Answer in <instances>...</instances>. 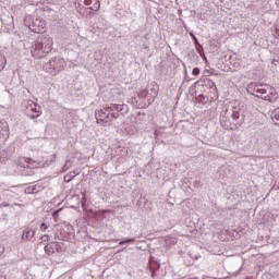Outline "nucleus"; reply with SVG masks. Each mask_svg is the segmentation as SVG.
<instances>
[{
	"mask_svg": "<svg viewBox=\"0 0 279 279\" xmlns=\"http://www.w3.org/2000/svg\"><path fill=\"white\" fill-rule=\"evenodd\" d=\"M0 206H1V208H8V207H11V208H12V205H10V203H8V202H2V203L0 204Z\"/></svg>",
	"mask_w": 279,
	"mask_h": 279,
	"instance_id": "nucleus-22",
	"label": "nucleus"
},
{
	"mask_svg": "<svg viewBox=\"0 0 279 279\" xmlns=\"http://www.w3.org/2000/svg\"><path fill=\"white\" fill-rule=\"evenodd\" d=\"M150 263H154V257H150Z\"/></svg>",
	"mask_w": 279,
	"mask_h": 279,
	"instance_id": "nucleus-31",
	"label": "nucleus"
},
{
	"mask_svg": "<svg viewBox=\"0 0 279 279\" xmlns=\"http://www.w3.org/2000/svg\"><path fill=\"white\" fill-rule=\"evenodd\" d=\"M71 167H72V162H71V160H68V161H65V165L63 166L62 171L63 172L69 171V169H71Z\"/></svg>",
	"mask_w": 279,
	"mask_h": 279,
	"instance_id": "nucleus-17",
	"label": "nucleus"
},
{
	"mask_svg": "<svg viewBox=\"0 0 279 279\" xmlns=\"http://www.w3.org/2000/svg\"><path fill=\"white\" fill-rule=\"evenodd\" d=\"M246 90L251 95H254V97H259L265 101H270L271 104L278 101V92L276 90V88L269 85H263L260 83H250Z\"/></svg>",
	"mask_w": 279,
	"mask_h": 279,
	"instance_id": "nucleus-2",
	"label": "nucleus"
},
{
	"mask_svg": "<svg viewBox=\"0 0 279 279\" xmlns=\"http://www.w3.org/2000/svg\"><path fill=\"white\" fill-rule=\"evenodd\" d=\"M193 40L197 44V37H195L193 34H191Z\"/></svg>",
	"mask_w": 279,
	"mask_h": 279,
	"instance_id": "nucleus-28",
	"label": "nucleus"
},
{
	"mask_svg": "<svg viewBox=\"0 0 279 279\" xmlns=\"http://www.w3.org/2000/svg\"><path fill=\"white\" fill-rule=\"evenodd\" d=\"M211 86H214L215 90H217V85L215 83H211Z\"/></svg>",
	"mask_w": 279,
	"mask_h": 279,
	"instance_id": "nucleus-29",
	"label": "nucleus"
},
{
	"mask_svg": "<svg viewBox=\"0 0 279 279\" xmlns=\"http://www.w3.org/2000/svg\"><path fill=\"white\" fill-rule=\"evenodd\" d=\"M53 49V38L49 35H41L36 40L35 45L33 46L31 53L33 58L39 60L40 58H45L47 53H51Z\"/></svg>",
	"mask_w": 279,
	"mask_h": 279,
	"instance_id": "nucleus-3",
	"label": "nucleus"
},
{
	"mask_svg": "<svg viewBox=\"0 0 279 279\" xmlns=\"http://www.w3.org/2000/svg\"><path fill=\"white\" fill-rule=\"evenodd\" d=\"M5 64H8V59L3 54H0V72L5 69Z\"/></svg>",
	"mask_w": 279,
	"mask_h": 279,
	"instance_id": "nucleus-15",
	"label": "nucleus"
},
{
	"mask_svg": "<svg viewBox=\"0 0 279 279\" xmlns=\"http://www.w3.org/2000/svg\"><path fill=\"white\" fill-rule=\"evenodd\" d=\"M11 208H13V210H23V205L14 203L11 205Z\"/></svg>",
	"mask_w": 279,
	"mask_h": 279,
	"instance_id": "nucleus-18",
	"label": "nucleus"
},
{
	"mask_svg": "<svg viewBox=\"0 0 279 279\" xmlns=\"http://www.w3.org/2000/svg\"><path fill=\"white\" fill-rule=\"evenodd\" d=\"M83 2L84 0H76L75 2L76 12L85 19H90V9H86Z\"/></svg>",
	"mask_w": 279,
	"mask_h": 279,
	"instance_id": "nucleus-9",
	"label": "nucleus"
},
{
	"mask_svg": "<svg viewBox=\"0 0 279 279\" xmlns=\"http://www.w3.org/2000/svg\"><path fill=\"white\" fill-rule=\"evenodd\" d=\"M24 24L31 32H34V34H45V32H47V22L41 17L26 15Z\"/></svg>",
	"mask_w": 279,
	"mask_h": 279,
	"instance_id": "nucleus-5",
	"label": "nucleus"
},
{
	"mask_svg": "<svg viewBox=\"0 0 279 279\" xmlns=\"http://www.w3.org/2000/svg\"><path fill=\"white\" fill-rule=\"evenodd\" d=\"M5 250L4 248H0V256H3Z\"/></svg>",
	"mask_w": 279,
	"mask_h": 279,
	"instance_id": "nucleus-27",
	"label": "nucleus"
},
{
	"mask_svg": "<svg viewBox=\"0 0 279 279\" xmlns=\"http://www.w3.org/2000/svg\"><path fill=\"white\" fill-rule=\"evenodd\" d=\"M22 108L28 117V119H38L43 114V110L40 109V105L36 104L32 99H26L22 102Z\"/></svg>",
	"mask_w": 279,
	"mask_h": 279,
	"instance_id": "nucleus-7",
	"label": "nucleus"
},
{
	"mask_svg": "<svg viewBox=\"0 0 279 279\" xmlns=\"http://www.w3.org/2000/svg\"><path fill=\"white\" fill-rule=\"evenodd\" d=\"M49 223H47V222H43L41 225H40V232H47V230H49Z\"/></svg>",
	"mask_w": 279,
	"mask_h": 279,
	"instance_id": "nucleus-16",
	"label": "nucleus"
},
{
	"mask_svg": "<svg viewBox=\"0 0 279 279\" xmlns=\"http://www.w3.org/2000/svg\"><path fill=\"white\" fill-rule=\"evenodd\" d=\"M44 69L50 75H58L66 69V61L60 57H53L44 65Z\"/></svg>",
	"mask_w": 279,
	"mask_h": 279,
	"instance_id": "nucleus-6",
	"label": "nucleus"
},
{
	"mask_svg": "<svg viewBox=\"0 0 279 279\" xmlns=\"http://www.w3.org/2000/svg\"><path fill=\"white\" fill-rule=\"evenodd\" d=\"M45 252L49 256H51V254H56V252H58V242H51V243L47 244L45 246Z\"/></svg>",
	"mask_w": 279,
	"mask_h": 279,
	"instance_id": "nucleus-13",
	"label": "nucleus"
},
{
	"mask_svg": "<svg viewBox=\"0 0 279 279\" xmlns=\"http://www.w3.org/2000/svg\"><path fill=\"white\" fill-rule=\"evenodd\" d=\"M192 75H199V68H194L192 71Z\"/></svg>",
	"mask_w": 279,
	"mask_h": 279,
	"instance_id": "nucleus-23",
	"label": "nucleus"
},
{
	"mask_svg": "<svg viewBox=\"0 0 279 279\" xmlns=\"http://www.w3.org/2000/svg\"><path fill=\"white\" fill-rule=\"evenodd\" d=\"M114 110L117 112H123L125 110V105L111 104L110 106L96 110V123L102 125V128L110 125L113 119H119V113H116Z\"/></svg>",
	"mask_w": 279,
	"mask_h": 279,
	"instance_id": "nucleus-1",
	"label": "nucleus"
},
{
	"mask_svg": "<svg viewBox=\"0 0 279 279\" xmlns=\"http://www.w3.org/2000/svg\"><path fill=\"white\" fill-rule=\"evenodd\" d=\"M41 240H43V241H49V235H48V234L43 235V236H41Z\"/></svg>",
	"mask_w": 279,
	"mask_h": 279,
	"instance_id": "nucleus-26",
	"label": "nucleus"
},
{
	"mask_svg": "<svg viewBox=\"0 0 279 279\" xmlns=\"http://www.w3.org/2000/svg\"><path fill=\"white\" fill-rule=\"evenodd\" d=\"M4 136H10V128L5 123L0 125V138Z\"/></svg>",
	"mask_w": 279,
	"mask_h": 279,
	"instance_id": "nucleus-14",
	"label": "nucleus"
},
{
	"mask_svg": "<svg viewBox=\"0 0 279 279\" xmlns=\"http://www.w3.org/2000/svg\"><path fill=\"white\" fill-rule=\"evenodd\" d=\"M53 162H56V155H51V156L47 157L45 162L36 161V165H37V167H51V165H53Z\"/></svg>",
	"mask_w": 279,
	"mask_h": 279,
	"instance_id": "nucleus-12",
	"label": "nucleus"
},
{
	"mask_svg": "<svg viewBox=\"0 0 279 279\" xmlns=\"http://www.w3.org/2000/svg\"><path fill=\"white\" fill-rule=\"evenodd\" d=\"M36 236V229L25 228L22 233V241H32Z\"/></svg>",
	"mask_w": 279,
	"mask_h": 279,
	"instance_id": "nucleus-11",
	"label": "nucleus"
},
{
	"mask_svg": "<svg viewBox=\"0 0 279 279\" xmlns=\"http://www.w3.org/2000/svg\"><path fill=\"white\" fill-rule=\"evenodd\" d=\"M72 178L80 175V170L71 171Z\"/></svg>",
	"mask_w": 279,
	"mask_h": 279,
	"instance_id": "nucleus-24",
	"label": "nucleus"
},
{
	"mask_svg": "<svg viewBox=\"0 0 279 279\" xmlns=\"http://www.w3.org/2000/svg\"><path fill=\"white\" fill-rule=\"evenodd\" d=\"M125 243H134V239H126L119 242V245H125Z\"/></svg>",
	"mask_w": 279,
	"mask_h": 279,
	"instance_id": "nucleus-20",
	"label": "nucleus"
},
{
	"mask_svg": "<svg viewBox=\"0 0 279 279\" xmlns=\"http://www.w3.org/2000/svg\"><path fill=\"white\" fill-rule=\"evenodd\" d=\"M220 123L222 128H228L230 123L241 128L243 125V118H241V106L232 107V109H225L220 112Z\"/></svg>",
	"mask_w": 279,
	"mask_h": 279,
	"instance_id": "nucleus-4",
	"label": "nucleus"
},
{
	"mask_svg": "<svg viewBox=\"0 0 279 279\" xmlns=\"http://www.w3.org/2000/svg\"><path fill=\"white\" fill-rule=\"evenodd\" d=\"M156 97H158V94L155 92V96H154V99H156Z\"/></svg>",
	"mask_w": 279,
	"mask_h": 279,
	"instance_id": "nucleus-30",
	"label": "nucleus"
},
{
	"mask_svg": "<svg viewBox=\"0 0 279 279\" xmlns=\"http://www.w3.org/2000/svg\"><path fill=\"white\" fill-rule=\"evenodd\" d=\"M75 177H73V173L70 172L69 174H66L64 177V182H71V180H73Z\"/></svg>",
	"mask_w": 279,
	"mask_h": 279,
	"instance_id": "nucleus-19",
	"label": "nucleus"
},
{
	"mask_svg": "<svg viewBox=\"0 0 279 279\" xmlns=\"http://www.w3.org/2000/svg\"><path fill=\"white\" fill-rule=\"evenodd\" d=\"M83 5H92L85 8V10H90V19H93V16H95V12H99V8H101L99 0H84Z\"/></svg>",
	"mask_w": 279,
	"mask_h": 279,
	"instance_id": "nucleus-8",
	"label": "nucleus"
},
{
	"mask_svg": "<svg viewBox=\"0 0 279 279\" xmlns=\"http://www.w3.org/2000/svg\"><path fill=\"white\" fill-rule=\"evenodd\" d=\"M60 210H62V209L53 211L52 216H53L54 221H58V217H60Z\"/></svg>",
	"mask_w": 279,
	"mask_h": 279,
	"instance_id": "nucleus-21",
	"label": "nucleus"
},
{
	"mask_svg": "<svg viewBox=\"0 0 279 279\" xmlns=\"http://www.w3.org/2000/svg\"><path fill=\"white\" fill-rule=\"evenodd\" d=\"M17 165L19 167H38V165H36V160L29 158V157H20L17 160Z\"/></svg>",
	"mask_w": 279,
	"mask_h": 279,
	"instance_id": "nucleus-10",
	"label": "nucleus"
},
{
	"mask_svg": "<svg viewBox=\"0 0 279 279\" xmlns=\"http://www.w3.org/2000/svg\"><path fill=\"white\" fill-rule=\"evenodd\" d=\"M72 178L80 175V170L71 171Z\"/></svg>",
	"mask_w": 279,
	"mask_h": 279,
	"instance_id": "nucleus-25",
	"label": "nucleus"
}]
</instances>
